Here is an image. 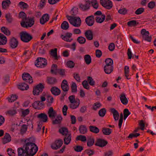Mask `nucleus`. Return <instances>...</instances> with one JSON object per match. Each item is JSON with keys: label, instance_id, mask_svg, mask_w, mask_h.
I'll return each mask as SVG.
<instances>
[{"label": "nucleus", "instance_id": "obj_10", "mask_svg": "<svg viewBox=\"0 0 156 156\" xmlns=\"http://www.w3.org/2000/svg\"><path fill=\"white\" fill-rule=\"evenodd\" d=\"M101 4L106 9H109L112 7V3L110 0H101Z\"/></svg>", "mask_w": 156, "mask_h": 156}, {"label": "nucleus", "instance_id": "obj_31", "mask_svg": "<svg viewBox=\"0 0 156 156\" xmlns=\"http://www.w3.org/2000/svg\"><path fill=\"white\" fill-rule=\"evenodd\" d=\"M11 4L10 0H5L3 1L2 2V6L3 9H6L7 7L9 6V5Z\"/></svg>", "mask_w": 156, "mask_h": 156}, {"label": "nucleus", "instance_id": "obj_60", "mask_svg": "<svg viewBox=\"0 0 156 156\" xmlns=\"http://www.w3.org/2000/svg\"><path fill=\"white\" fill-rule=\"evenodd\" d=\"M87 80L88 83L91 86H94L95 85V81L91 77L89 76H88Z\"/></svg>", "mask_w": 156, "mask_h": 156}, {"label": "nucleus", "instance_id": "obj_16", "mask_svg": "<svg viewBox=\"0 0 156 156\" xmlns=\"http://www.w3.org/2000/svg\"><path fill=\"white\" fill-rule=\"evenodd\" d=\"M61 87L62 90L64 92H67L69 90V87L67 81L64 80L61 85Z\"/></svg>", "mask_w": 156, "mask_h": 156}, {"label": "nucleus", "instance_id": "obj_48", "mask_svg": "<svg viewBox=\"0 0 156 156\" xmlns=\"http://www.w3.org/2000/svg\"><path fill=\"white\" fill-rule=\"evenodd\" d=\"M77 85L75 82H72V84L71 86L72 92L76 93L77 92Z\"/></svg>", "mask_w": 156, "mask_h": 156}, {"label": "nucleus", "instance_id": "obj_54", "mask_svg": "<svg viewBox=\"0 0 156 156\" xmlns=\"http://www.w3.org/2000/svg\"><path fill=\"white\" fill-rule=\"evenodd\" d=\"M128 10L126 8H123L118 10V12L120 14L125 15L127 13Z\"/></svg>", "mask_w": 156, "mask_h": 156}, {"label": "nucleus", "instance_id": "obj_14", "mask_svg": "<svg viewBox=\"0 0 156 156\" xmlns=\"http://www.w3.org/2000/svg\"><path fill=\"white\" fill-rule=\"evenodd\" d=\"M85 22L89 26H93L94 23V19L93 16L91 15L87 17L85 19Z\"/></svg>", "mask_w": 156, "mask_h": 156}, {"label": "nucleus", "instance_id": "obj_28", "mask_svg": "<svg viewBox=\"0 0 156 156\" xmlns=\"http://www.w3.org/2000/svg\"><path fill=\"white\" fill-rule=\"evenodd\" d=\"M7 42L6 37L4 34L0 33V45L5 44Z\"/></svg>", "mask_w": 156, "mask_h": 156}, {"label": "nucleus", "instance_id": "obj_5", "mask_svg": "<svg viewBox=\"0 0 156 156\" xmlns=\"http://www.w3.org/2000/svg\"><path fill=\"white\" fill-rule=\"evenodd\" d=\"M20 39L24 42H28L33 39V37L26 31H22L20 33Z\"/></svg>", "mask_w": 156, "mask_h": 156}, {"label": "nucleus", "instance_id": "obj_30", "mask_svg": "<svg viewBox=\"0 0 156 156\" xmlns=\"http://www.w3.org/2000/svg\"><path fill=\"white\" fill-rule=\"evenodd\" d=\"M18 88L22 90H27L29 88V86L26 83H23L19 84Z\"/></svg>", "mask_w": 156, "mask_h": 156}, {"label": "nucleus", "instance_id": "obj_52", "mask_svg": "<svg viewBox=\"0 0 156 156\" xmlns=\"http://www.w3.org/2000/svg\"><path fill=\"white\" fill-rule=\"evenodd\" d=\"M125 74L126 77L127 79H129L130 78H129V67L127 66H126L124 68Z\"/></svg>", "mask_w": 156, "mask_h": 156}, {"label": "nucleus", "instance_id": "obj_25", "mask_svg": "<svg viewBox=\"0 0 156 156\" xmlns=\"http://www.w3.org/2000/svg\"><path fill=\"white\" fill-rule=\"evenodd\" d=\"M120 98L122 104L124 105H126L127 104L128 100L126 97V95L124 93H122L120 94Z\"/></svg>", "mask_w": 156, "mask_h": 156}, {"label": "nucleus", "instance_id": "obj_12", "mask_svg": "<svg viewBox=\"0 0 156 156\" xmlns=\"http://www.w3.org/2000/svg\"><path fill=\"white\" fill-rule=\"evenodd\" d=\"M108 142L105 140L101 138L97 139L95 142V145L100 147L105 146L108 144Z\"/></svg>", "mask_w": 156, "mask_h": 156}, {"label": "nucleus", "instance_id": "obj_50", "mask_svg": "<svg viewBox=\"0 0 156 156\" xmlns=\"http://www.w3.org/2000/svg\"><path fill=\"white\" fill-rule=\"evenodd\" d=\"M130 113H131L129 111L128 109H125L123 111L124 119L125 120Z\"/></svg>", "mask_w": 156, "mask_h": 156}, {"label": "nucleus", "instance_id": "obj_40", "mask_svg": "<svg viewBox=\"0 0 156 156\" xmlns=\"http://www.w3.org/2000/svg\"><path fill=\"white\" fill-rule=\"evenodd\" d=\"M105 66H113V61L111 58H108L106 59L105 61Z\"/></svg>", "mask_w": 156, "mask_h": 156}, {"label": "nucleus", "instance_id": "obj_8", "mask_svg": "<svg viewBox=\"0 0 156 156\" xmlns=\"http://www.w3.org/2000/svg\"><path fill=\"white\" fill-rule=\"evenodd\" d=\"M44 88V85L41 83H39L34 87L33 91V94L34 95H38L41 93Z\"/></svg>", "mask_w": 156, "mask_h": 156}, {"label": "nucleus", "instance_id": "obj_24", "mask_svg": "<svg viewBox=\"0 0 156 156\" xmlns=\"http://www.w3.org/2000/svg\"><path fill=\"white\" fill-rule=\"evenodd\" d=\"M111 112L113 114V118L115 121L118 120L119 117V113L118 111L114 108L110 109Z\"/></svg>", "mask_w": 156, "mask_h": 156}, {"label": "nucleus", "instance_id": "obj_49", "mask_svg": "<svg viewBox=\"0 0 156 156\" xmlns=\"http://www.w3.org/2000/svg\"><path fill=\"white\" fill-rule=\"evenodd\" d=\"M18 98V96L15 95H12L11 96L10 98H8V101L9 102H14L15 101H16L17 99Z\"/></svg>", "mask_w": 156, "mask_h": 156}, {"label": "nucleus", "instance_id": "obj_42", "mask_svg": "<svg viewBox=\"0 0 156 156\" xmlns=\"http://www.w3.org/2000/svg\"><path fill=\"white\" fill-rule=\"evenodd\" d=\"M69 24L68 22L64 21L63 22L61 25V28L64 30H67L69 28Z\"/></svg>", "mask_w": 156, "mask_h": 156}, {"label": "nucleus", "instance_id": "obj_13", "mask_svg": "<svg viewBox=\"0 0 156 156\" xmlns=\"http://www.w3.org/2000/svg\"><path fill=\"white\" fill-rule=\"evenodd\" d=\"M22 78L23 80L29 83L33 82V80L31 76L28 73H24L22 75Z\"/></svg>", "mask_w": 156, "mask_h": 156}, {"label": "nucleus", "instance_id": "obj_20", "mask_svg": "<svg viewBox=\"0 0 156 156\" xmlns=\"http://www.w3.org/2000/svg\"><path fill=\"white\" fill-rule=\"evenodd\" d=\"M11 140V137L8 133H5L4 137L2 138V143L3 144H5L9 142Z\"/></svg>", "mask_w": 156, "mask_h": 156}, {"label": "nucleus", "instance_id": "obj_47", "mask_svg": "<svg viewBox=\"0 0 156 156\" xmlns=\"http://www.w3.org/2000/svg\"><path fill=\"white\" fill-rule=\"evenodd\" d=\"M77 41L80 44H83L86 42V39L83 37L80 36L77 38Z\"/></svg>", "mask_w": 156, "mask_h": 156}, {"label": "nucleus", "instance_id": "obj_2", "mask_svg": "<svg viewBox=\"0 0 156 156\" xmlns=\"http://www.w3.org/2000/svg\"><path fill=\"white\" fill-rule=\"evenodd\" d=\"M59 133L62 135L65 136L64 138V144L66 145L69 144L71 140V134H68V130L66 127H62L59 130Z\"/></svg>", "mask_w": 156, "mask_h": 156}, {"label": "nucleus", "instance_id": "obj_35", "mask_svg": "<svg viewBox=\"0 0 156 156\" xmlns=\"http://www.w3.org/2000/svg\"><path fill=\"white\" fill-rule=\"evenodd\" d=\"M90 131L95 133H97L99 132V129L95 126H89Z\"/></svg>", "mask_w": 156, "mask_h": 156}, {"label": "nucleus", "instance_id": "obj_7", "mask_svg": "<svg viewBox=\"0 0 156 156\" xmlns=\"http://www.w3.org/2000/svg\"><path fill=\"white\" fill-rule=\"evenodd\" d=\"M34 23V17H32L28 19V21H22L20 23L21 26L24 28L31 27Z\"/></svg>", "mask_w": 156, "mask_h": 156}, {"label": "nucleus", "instance_id": "obj_4", "mask_svg": "<svg viewBox=\"0 0 156 156\" xmlns=\"http://www.w3.org/2000/svg\"><path fill=\"white\" fill-rule=\"evenodd\" d=\"M66 17L69 21V23L74 26L78 27L80 26L81 20L79 17H72L67 15Z\"/></svg>", "mask_w": 156, "mask_h": 156}, {"label": "nucleus", "instance_id": "obj_6", "mask_svg": "<svg viewBox=\"0 0 156 156\" xmlns=\"http://www.w3.org/2000/svg\"><path fill=\"white\" fill-rule=\"evenodd\" d=\"M36 61L35 65L37 67L44 68L47 64L46 59L43 58H37Z\"/></svg>", "mask_w": 156, "mask_h": 156}, {"label": "nucleus", "instance_id": "obj_9", "mask_svg": "<svg viewBox=\"0 0 156 156\" xmlns=\"http://www.w3.org/2000/svg\"><path fill=\"white\" fill-rule=\"evenodd\" d=\"M141 34L144 39L149 42H151L152 37L151 36H149V33L148 31H147L145 29H143L141 31Z\"/></svg>", "mask_w": 156, "mask_h": 156}, {"label": "nucleus", "instance_id": "obj_64", "mask_svg": "<svg viewBox=\"0 0 156 156\" xmlns=\"http://www.w3.org/2000/svg\"><path fill=\"white\" fill-rule=\"evenodd\" d=\"M144 9L143 8H140L137 9L135 12V13L136 15H139L144 11Z\"/></svg>", "mask_w": 156, "mask_h": 156}, {"label": "nucleus", "instance_id": "obj_19", "mask_svg": "<svg viewBox=\"0 0 156 156\" xmlns=\"http://www.w3.org/2000/svg\"><path fill=\"white\" fill-rule=\"evenodd\" d=\"M48 114L49 117L51 119L55 118L56 114V112L54 110L52 107H50L48 109Z\"/></svg>", "mask_w": 156, "mask_h": 156}, {"label": "nucleus", "instance_id": "obj_61", "mask_svg": "<svg viewBox=\"0 0 156 156\" xmlns=\"http://www.w3.org/2000/svg\"><path fill=\"white\" fill-rule=\"evenodd\" d=\"M75 64L72 61H69L67 62V66L69 68H73Z\"/></svg>", "mask_w": 156, "mask_h": 156}, {"label": "nucleus", "instance_id": "obj_21", "mask_svg": "<svg viewBox=\"0 0 156 156\" xmlns=\"http://www.w3.org/2000/svg\"><path fill=\"white\" fill-rule=\"evenodd\" d=\"M11 140V137L8 133H5L4 137L2 138V143L3 144H5L9 142Z\"/></svg>", "mask_w": 156, "mask_h": 156}, {"label": "nucleus", "instance_id": "obj_18", "mask_svg": "<svg viewBox=\"0 0 156 156\" xmlns=\"http://www.w3.org/2000/svg\"><path fill=\"white\" fill-rule=\"evenodd\" d=\"M79 8L82 11H85L90 9V4L89 2H86V3L83 5L82 3L79 5Z\"/></svg>", "mask_w": 156, "mask_h": 156}, {"label": "nucleus", "instance_id": "obj_62", "mask_svg": "<svg viewBox=\"0 0 156 156\" xmlns=\"http://www.w3.org/2000/svg\"><path fill=\"white\" fill-rule=\"evenodd\" d=\"M7 151L8 152V154L9 156H15L14 151L12 148H8L7 150Z\"/></svg>", "mask_w": 156, "mask_h": 156}, {"label": "nucleus", "instance_id": "obj_15", "mask_svg": "<svg viewBox=\"0 0 156 156\" xmlns=\"http://www.w3.org/2000/svg\"><path fill=\"white\" fill-rule=\"evenodd\" d=\"M9 45L12 48H16L18 44V41L14 37L11 38L9 43Z\"/></svg>", "mask_w": 156, "mask_h": 156}, {"label": "nucleus", "instance_id": "obj_55", "mask_svg": "<svg viewBox=\"0 0 156 156\" xmlns=\"http://www.w3.org/2000/svg\"><path fill=\"white\" fill-rule=\"evenodd\" d=\"M138 23H136V21L135 20H133L127 22V25L129 27L135 26L136 24H138Z\"/></svg>", "mask_w": 156, "mask_h": 156}, {"label": "nucleus", "instance_id": "obj_57", "mask_svg": "<svg viewBox=\"0 0 156 156\" xmlns=\"http://www.w3.org/2000/svg\"><path fill=\"white\" fill-rule=\"evenodd\" d=\"M7 113L10 116H13L17 113V112L16 109H13L7 111Z\"/></svg>", "mask_w": 156, "mask_h": 156}, {"label": "nucleus", "instance_id": "obj_51", "mask_svg": "<svg viewBox=\"0 0 156 156\" xmlns=\"http://www.w3.org/2000/svg\"><path fill=\"white\" fill-rule=\"evenodd\" d=\"M106 111V110L105 108H102L99 111V115L100 116L103 117L105 115Z\"/></svg>", "mask_w": 156, "mask_h": 156}, {"label": "nucleus", "instance_id": "obj_3", "mask_svg": "<svg viewBox=\"0 0 156 156\" xmlns=\"http://www.w3.org/2000/svg\"><path fill=\"white\" fill-rule=\"evenodd\" d=\"M75 97L74 95H72L69 97V99L71 103L69 105V107L72 109H76L78 107L80 103V100L77 98L75 99Z\"/></svg>", "mask_w": 156, "mask_h": 156}, {"label": "nucleus", "instance_id": "obj_45", "mask_svg": "<svg viewBox=\"0 0 156 156\" xmlns=\"http://www.w3.org/2000/svg\"><path fill=\"white\" fill-rule=\"evenodd\" d=\"M18 5L21 8L23 9H27L29 7L28 5L26 3L23 2H20Z\"/></svg>", "mask_w": 156, "mask_h": 156}, {"label": "nucleus", "instance_id": "obj_53", "mask_svg": "<svg viewBox=\"0 0 156 156\" xmlns=\"http://www.w3.org/2000/svg\"><path fill=\"white\" fill-rule=\"evenodd\" d=\"M58 73L62 77H65L66 76L65 70L64 69H60L57 70Z\"/></svg>", "mask_w": 156, "mask_h": 156}, {"label": "nucleus", "instance_id": "obj_27", "mask_svg": "<svg viewBox=\"0 0 156 156\" xmlns=\"http://www.w3.org/2000/svg\"><path fill=\"white\" fill-rule=\"evenodd\" d=\"M52 94L55 96L58 95L61 93L60 90L56 87H53L51 89Z\"/></svg>", "mask_w": 156, "mask_h": 156}, {"label": "nucleus", "instance_id": "obj_34", "mask_svg": "<svg viewBox=\"0 0 156 156\" xmlns=\"http://www.w3.org/2000/svg\"><path fill=\"white\" fill-rule=\"evenodd\" d=\"M79 131L80 133L85 134L87 132V129L85 125H81L79 127Z\"/></svg>", "mask_w": 156, "mask_h": 156}, {"label": "nucleus", "instance_id": "obj_36", "mask_svg": "<svg viewBox=\"0 0 156 156\" xmlns=\"http://www.w3.org/2000/svg\"><path fill=\"white\" fill-rule=\"evenodd\" d=\"M105 18V16L104 14L101 15V17L97 16L96 17V22L99 23H101L103 22Z\"/></svg>", "mask_w": 156, "mask_h": 156}, {"label": "nucleus", "instance_id": "obj_59", "mask_svg": "<svg viewBox=\"0 0 156 156\" xmlns=\"http://www.w3.org/2000/svg\"><path fill=\"white\" fill-rule=\"evenodd\" d=\"M74 150L77 152H81L83 149V147L81 146L77 145L74 147Z\"/></svg>", "mask_w": 156, "mask_h": 156}, {"label": "nucleus", "instance_id": "obj_23", "mask_svg": "<svg viewBox=\"0 0 156 156\" xmlns=\"http://www.w3.org/2000/svg\"><path fill=\"white\" fill-rule=\"evenodd\" d=\"M37 117L39 118L43 122H46L48 121L47 116L44 113H41L38 114Z\"/></svg>", "mask_w": 156, "mask_h": 156}, {"label": "nucleus", "instance_id": "obj_44", "mask_svg": "<svg viewBox=\"0 0 156 156\" xmlns=\"http://www.w3.org/2000/svg\"><path fill=\"white\" fill-rule=\"evenodd\" d=\"M1 30L5 34L7 35H9L11 33L8 29L5 27H2L1 28Z\"/></svg>", "mask_w": 156, "mask_h": 156}, {"label": "nucleus", "instance_id": "obj_11", "mask_svg": "<svg viewBox=\"0 0 156 156\" xmlns=\"http://www.w3.org/2000/svg\"><path fill=\"white\" fill-rule=\"evenodd\" d=\"M63 143V141L62 139H59L56 140L54 143L52 144L51 147L53 150H57L61 147Z\"/></svg>", "mask_w": 156, "mask_h": 156}, {"label": "nucleus", "instance_id": "obj_38", "mask_svg": "<svg viewBox=\"0 0 156 156\" xmlns=\"http://www.w3.org/2000/svg\"><path fill=\"white\" fill-rule=\"evenodd\" d=\"M102 131L103 134L105 135H108L112 133V129L109 128H103Z\"/></svg>", "mask_w": 156, "mask_h": 156}, {"label": "nucleus", "instance_id": "obj_29", "mask_svg": "<svg viewBox=\"0 0 156 156\" xmlns=\"http://www.w3.org/2000/svg\"><path fill=\"white\" fill-rule=\"evenodd\" d=\"M113 66H104V71L105 73L107 74L111 73L113 71Z\"/></svg>", "mask_w": 156, "mask_h": 156}, {"label": "nucleus", "instance_id": "obj_63", "mask_svg": "<svg viewBox=\"0 0 156 156\" xmlns=\"http://www.w3.org/2000/svg\"><path fill=\"white\" fill-rule=\"evenodd\" d=\"M33 107L35 109H39V101H36L34 102L32 105Z\"/></svg>", "mask_w": 156, "mask_h": 156}, {"label": "nucleus", "instance_id": "obj_33", "mask_svg": "<svg viewBox=\"0 0 156 156\" xmlns=\"http://www.w3.org/2000/svg\"><path fill=\"white\" fill-rule=\"evenodd\" d=\"M47 83L49 84H53L57 82L56 78L53 77H47Z\"/></svg>", "mask_w": 156, "mask_h": 156}, {"label": "nucleus", "instance_id": "obj_58", "mask_svg": "<svg viewBox=\"0 0 156 156\" xmlns=\"http://www.w3.org/2000/svg\"><path fill=\"white\" fill-rule=\"evenodd\" d=\"M30 112V110L29 109L22 110L21 112V116L24 117L28 115Z\"/></svg>", "mask_w": 156, "mask_h": 156}, {"label": "nucleus", "instance_id": "obj_41", "mask_svg": "<svg viewBox=\"0 0 156 156\" xmlns=\"http://www.w3.org/2000/svg\"><path fill=\"white\" fill-rule=\"evenodd\" d=\"M62 119L60 115H58L57 117V118L52 121V124H60L61 123V121Z\"/></svg>", "mask_w": 156, "mask_h": 156}, {"label": "nucleus", "instance_id": "obj_43", "mask_svg": "<svg viewBox=\"0 0 156 156\" xmlns=\"http://www.w3.org/2000/svg\"><path fill=\"white\" fill-rule=\"evenodd\" d=\"M20 18H21L23 21H25L27 20V15L23 11L20 12L19 14Z\"/></svg>", "mask_w": 156, "mask_h": 156}, {"label": "nucleus", "instance_id": "obj_26", "mask_svg": "<svg viewBox=\"0 0 156 156\" xmlns=\"http://www.w3.org/2000/svg\"><path fill=\"white\" fill-rule=\"evenodd\" d=\"M57 49L55 48L54 49H51V55L54 58L55 60H58L60 58V56H58L57 55Z\"/></svg>", "mask_w": 156, "mask_h": 156}, {"label": "nucleus", "instance_id": "obj_17", "mask_svg": "<svg viewBox=\"0 0 156 156\" xmlns=\"http://www.w3.org/2000/svg\"><path fill=\"white\" fill-rule=\"evenodd\" d=\"M84 35L87 39L89 40H91L93 39V33L90 30H88L86 31Z\"/></svg>", "mask_w": 156, "mask_h": 156}, {"label": "nucleus", "instance_id": "obj_1", "mask_svg": "<svg viewBox=\"0 0 156 156\" xmlns=\"http://www.w3.org/2000/svg\"><path fill=\"white\" fill-rule=\"evenodd\" d=\"M30 137L25 141L23 146L18 149V156H33L38 151V147Z\"/></svg>", "mask_w": 156, "mask_h": 156}, {"label": "nucleus", "instance_id": "obj_56", "mask_svg": "<svg viewBox=\"0 0 156 156\" xmlns=\"http://www.w3.org/2000/svg\"><path fill=\"white\" fill-rule=\"evenodd\" d=\"M27 125L24 124L21 127V128L20 129V133L22 134L25 133L27 131Z\"/></svg>", "mask_w": 156, "mask_h": 156}, {"label": "nucleus", "instance_id": "obj_32", "mask_svg": "<svg viewBox=\"0 0 156 156\" xmlns=\"http://www.w3.org/2000/svg\"><path fill=\"white\" fill-rule=\"evenodd\" d=\"M85 2H89L90 5V4H92V6L95 9H97L98 7V4L97 1L95 0H85Z\"/></svg>", "mask_w": 156, "mask_h": 156}, {"label": "nucleus", "instance_id": "obj_22", "mask_svg": "<svg viewBox=\"0 0 156 156\" xmlns=\"http://www.w3.org/2000/svg\"><path fill=\"white\" fill-rule=\"evenodd\" d=\"M49 17L48 14H45L43 15L40 19V23L42 24H44L46 22L48 21Z\"/></svg>", "mask_w": 156, "mask_h": 156}, {"label": "nucleus", "instance_id": "obj_46", "mask_svg": "<svg viewBox=\"0 0 156 156\" xmlns=\"http://www.w3.org/2000/svg\"><path fill=\"white\" fill-rule=\"evenodd\" d=\"M76 140L77 141L80 140L82 142H84L86 141L87 139L85 136L82 135H80L77 136L76 138Z\"/></svg>", "mask_w": 156, "mask_h": 156}, {"label": "nucleus", "instance_id": "obj_37", "mask_svg": "<svg viewBox=\"0 0 156 156\" xmlns=\"http://www.w3.org/2000/svg\"><path fill=\"white\" fill-rule=\"evenodd\" d=\"M94 141L95 140L94 137H90L87 139V146L89 147L93 146L94 143Z\"/></svg>", "mask_w": 156, "mask_h": 156}, {"label": "nucleus", "instance_id": "obj_39", "mask_svg": "<svg viewBox=\"0 0 156 156\" xmlns=\"http://www.w3.org/2000/svg\"><path fill=\"white\" fill-rule=\"evenodd\" d=\"M84 59L86 64L87 65L90 64L91 62V58L89 55H86L84 56Z\"/></svg>", "mask_w": 156, "mask_h": 156}]
</instances>
